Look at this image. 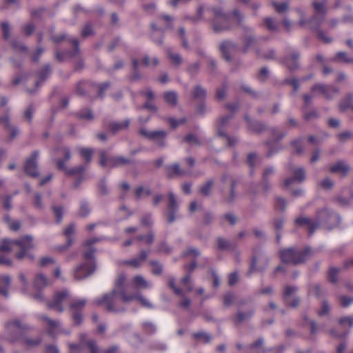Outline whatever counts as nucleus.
Masks as SVG:
<instances>
[{
	"mask_svg": "<svg viewBox=\"0 0 353 353\" xmlns=\"http://www.w3.org/2000/svg\"><path fill=\"white\" fill-rule=\"evenodd\" d=\"M70 294L67 290L57 292L52 301L48 302L50 309L55 310L59 313L64 311L62 303L69 297Z\"/></svg>",
	"mask_w": 353,
	"mask_h": 353,
	"instance_id": "nucleus-14",
	"label": "nucleus"
},
{
	"mask_svg": "<svg viewBox=\"0 0 353 353\" xmlns=\"http://www.w3.org/2000/svg\"><path fill=\"white\" fill-rule=\"evenodd\" d=\"M216 241L218 250H220L221 251H225L229 250H232L235 248V245L233 243L223 237H217Z\"/></svg>",
	"mask_w": 353,
	"mask_h": 353,
	"instance_id": "nucleus-37",
	"label": "nucleus"
},
{
	"mask_svg": "<svg viewBox=\"0 0 353 353\" xmlns=\"http://www.w3.org/2000/svg\"><path fill=\"white\" fill-rule=\"evenodd\" d=\"M39 156V151L36 150L32 152L30 157H28L24 163L23 169L25 172L31 177H37L39 176L38 170L37 159Z\"/></svg>",
	"mask_w": 353,
	"mask_h": 353,
	"instance_id": "nucleus-12",
	"label": "nucleus"
},
{
	"mask_svg": "<svg viewBox=\"0 0 353 353\" xmlns=\"http://www.w3.org/2000/svg\"><path fill=\"white\" fill-rule=\"evenodd\" d=\"M192 336L194 339L203 343H210L212 339V336L205 331L194 332L192 334Z\"/></svg>",
	"mask_w": 353,
	"mask_h": 353,
	"instance_id": "nucleus-42",
	"label": "nucleus"
},
{
	"mask_svg": "<svg viewBox=\"0 0 353 353\" xmlns=\"http://www.w3.org/2000/svg\"><path fill=\"white\" fill-rule=\"evenodd\" d=\"M117 296H120L123 303H129L135 298L134 294H126L125 276L123 274L119 275L112 291L103 294L101 299H97L96 302L99 305L105 304L106 310L108 312L116 313L124 312V307L118 308L116 306Z\"/></svg>",
	"mask_w": 353,
	"mask_h": 353,
	"instance_id": "nucleus-1",
	"label": "nucleus"
},
{
	"mask_svg": "<svg viewBox=\"0 0 353 353\" xmlns=\"http://www.w3.org/2000/svg\"><path fill=\"white\" fill-rule=\"evenodd\" d=\"M133 281L136 288H148L150 287L148 282L141 275H137Z\"/></svg>",
	"mask_w": 353,
	"mask_h": 353,
	"instance_id": "nucleus-60",
	"label": "nucleus"
},
{
	"mask_svg": "<svg viewBox=\"0 0 353 353\" xmlns=\"http://www.w3.org/2000/svg\"><path fill=\"white\" fill-rule=\"evenodd\" d=\"M6 339L12 343L19 341L33 327L23 323L19 319L8 321L4 325Z\"/></svg>",
	"mask_w": 353,
	"mask_h": 353,
	"instance_id": "nucleus-4",
	"label": "nucleus"
},
{
	"mask_svg": "<svg viewBox=\"0 0 353 353\" xmlns=\"http://www.w3.org/2000/svg\"><path fill=\"white\" fill-rule=\"evenodd\" d=\"M234 117V114H229L223 117H221L217 121L216 128L218 134L220 137H227V134L225 132V128L228 125L229 121Z\"/></svg>",
	"mask_w": 353,
	"mask_h": 353,
	"instance_id": "nucleus-24",
	"label": "nucleus"
},
{
	"mask_svg": "<svg viewBox=\"0 0 353 353\" xmlns=\"http://www.w3.org/2000/svg\"><path fill=\"white\" fill-rule=\"evenodd\" d=\"M20 341L26 349L30 350L39 347L42 342V338L41 336L31 338L25 334Z\"/></svg>",
	"mask_w": 353,
	"mask_h": 353,
	"instance_id": "nucleus-26",
	"label": "nucleus"
},
{
	"mask_svg": "<svg viewBox=\"0 0 353 353\" xmlns=\"http://www.w3.org/2000/svg\"><path fill=\"white\" fill-rule=\"evenodd\" d=\"M215 219L214 212L210 210L205 211L203 214L201 224L204 227H207L213 223Z\"/></svg>",
	"mask_w": 353,
	"mask_h": 353,
	"instance_id": "nucleus-48",
	"label": "nucleus"
},
{
	"mask_svg": "<svg viewBox=\"0 0 353 353\" xmlns=\"http://www.w3.org/2000/svg\"><path fill=\"white\" fill-rule=\"evenodd\" d=\"M33 237L30 235H26L16 240H10L5 239L2 241L0 245V252H10L12 250L11 245L14 244L19 247V252L15 254L17 259L21 260L27 256L30 260L32 261L34 256L32 254L28 253V251L34 248L32 243Z\"/></svg>",
	"mask_w": 353,
	"mask_h": 353,
	"instance_id": "nucleus-2",
	"label": "nucleus"
},
{
	"mask_svg": "<svg viewBox=\"0 0 353 353\" xmlns=\"http://www.w3.org/2000/svg\"><path fill=\"white\" fill-rule=\"evenodd\" d=\"M300 52L297 50H293L285 56L281 63L283 64L291 72H293L300 68Z\"/></svg>",
	"mask_w": 353,
	"mask_h": 353,
	"instance_id": "nucleus-15",
	"label": "nucleus"
},
{
	"mask_svg": "<svg viewBox=\"0 0 353 353\" xmlns=\"http://www.w3.org/2000/svg\"><path fill=\"white\" fill-rule=\"evenodd\" d=\"M339 108L341 112L345 111L347 108H351L353 110V92H350L345 95L339 103Z\"/></svg>",
	"mask_w": 353,
	"mask_h": 353,
	"instance_id": "nucleus-38",
	"label": "nucleus"
},
{
	"mask_svg": "<svg viewBox=\"0 0 353 353\" xmlns=\"http://www.w3.org/2000/svg\"><path fill=\"white\" fill-rule=\"evenodd\" d=\"M263 338H258L254 342L248 345V349L250 350V353H267V350L263 346Z\"/></svg>",
	"mask_w": 353,
	"mask_h": 353,
	"instance_id": "nucleus-32",
	"label": "nucleus"
},
{
	"mask_svg": "<svg viewBox=\"0 0 353 353\" xmlns=\"http://www.w3.org/2000/svg\"><path fill=\"white\" fill-rule=\"evenodd\" d=\"M332 61L338 63H352L353 58L350 57L345 52H339L332 59Z\"/></svg>",
	"mask_w": 353,
	"mask_h": 353,
	"instance_id": "nucleus-45",
	"label": "nucleus"
},
{
	"mask_svg": "<svg viewBox=\"0 0 353 353\" xmlns=\"http://www.w3.org/2000/svg\"><path fill=\"white\" fill-rule=\"evenodd\" d=\"M232 14L236 19L238 27H239L243 31L249 32L251 30V28L243 23L244 16L239 9L236 8L233 10Z\"/></svg>",
	"mask_w": 353,
	"mask_h": 353,
	"instance_id": "nucleus-36",
	"label": "nucleus"
},
{
	"mask_svg": "<svg viewBox=\"0 0 353 353\" xmlns=\"http://www.w3.org/2000/svg\"><path fill=\"white\" fill-rule=\"evenodd\" d=\"M179 210V203L176 198L172 192H168V211L165 214L166 222L168 224L174 223L177 218Z\"/></svg>",
	"mask_w": 353,
	"mask_h": 353,
	"instance_id": "nucleus-13",
	"label": "nucleus"
},
{
	"mask_svg": "<svg viewBox=\"0 0 353 353\" xmlns=\"http://www.w3.org/2000/svg\"><path fill=\"white\" fill-rule=\"evenodd\" d=\"M74 38H71L67 33L63 32L61 34H52L50 36V40L55 44H60L63 41H67L70 43V40H72Z\"/></svg>",
	"mask_w": 353,
	"mask_h": 353,
	"instance_id": "nucleus-50",
	"label": "nucleus"
},
{
	"mask_svg": "<svg viewBox=\"0 0 353 353\" xmlns=\"http://www.w3.org/2000/svg\"><path fill=\"white\" fill-rule=\"evenodd\" d=\"M70 43L73 46V50H60L58 48L54 49V59L57 62L62 63L65 61L68 58L72 59L79 56L81 50L79 39L70 40Z\"/></svg>",
	"mask_w": 353,
	"mask_h": 353,
	"instance_id": "nucleus-8",
	"label": "nucleus"
},
{
	"mask_svg": "<svg viewBox=\"0 0 353 353\" xmlns=\"http://www.w3.org/2000/svg\"><path fill=\"white\" fill-rule=\"evenodd\" d=\"M303 140V138H298L290 142V145L294 149V152L296 154H301L303 152V149L302 148Z\"/></svg>",
	"mask_w": 353,
	"mask_h": 353,
	"instance_id": "nucleus-58",
	"label": "nucleus"
},
{
	"mask_svg": "<svg viewBox=\"0 0 353 353\" xmlns=\"http://www.w3.org/2000/svg\"><path fill=\"white\" fill-rule=\"evenodd\" d=\"M323 21V18L320 19L317 14H315L312 17V18L308 21V23H310V28L313 30H316L318 32V30H319V27Z\"/></svg>",
	"mask_w": 353,
	"mask_h": 353,
	"instance_id": "nucleus-59",
	"label": "nucleus"
},
{
	"mask_svg": "<svg viewBox=\"0 0 353 353\" xmlns=\"http://www.w3.org/2000/svg\"><path fill=\"white\" fill-rule=\"evenodd\" d=\"M87 301L85 299L74 300L71 302L70 308L71 310H72V312H81L85 305Z\"/></svg>",
	"mask_w": 353,
	"mask_h": 353,
	"instance_id": "nucleus-55",
	"label": "nucleus"
},
{
	"mask_svg": "<svg viewBox=\"0 0 353 353\" xmlns=\"http://www.w3.org/2000/svg\"><path fill=\"white\" fill-rule=\"evenodd\" d=\"M256 52L257 55L260 56L265 60L276 59V51L274 49H269L262 54H260V50L259 49L256 50Z\"/></svg>",
	"mask_w": 353,
	"mask_h": 353,
	"instance_id": "nucleus-62",
	"label": "nucleus"
},
{
	"mask_svg": "<svg viewBox=\"0 0 353 353\" xmlns=\"http://www.w3.org/2000/svg\"><path fill=\"white\" fill-rule=\"evenodd\" d=\"M134 161L123 156L111 157L109 158V167L117 168L123 165H130Z\"/></svg>",
	"mask_w": 353,
	"mask_h": 353,
	"instance_id": "nucleus-27",
	"label": "nucleus"
},
{
	"mask_svg": "<svg viewBox=\"0 0 353 353\" xmlns=\"http://www.w3.org/2000/svg\"><path fill=\"white\" fill-rule=\"evenodd\" d=\"M201 255L200 251L194 248V247H188L183 253L181 254L182 257H188L189 256H192L194 258H196Z\"/></svg>",
	"mask_w": 353,
	"mask_h": 353,
	"instance_id": "nucleus-63",
	"label": "nucleus"
},
{
	"mask_svg": "<svg viewBox=\"0 0 353 353\" xmlns=\"http://www.w3.org/2000/svg\"><path fill=\"white\" fill-rule=\"evenodd\" d=\"M63 157V159H56L54 162L56 163L58 170H66L65 163L68 162L71 158V152L68 147H62L60 148Z\"/></svg>",
	"mask_w": 353,
	"mask_h": 353,
	"instance_id": "nucleus-22",
	"label": "nucleus"
},
{
	"mask_svg": "<svg viewBox=\"0 0 353 353\" xmlns=\"http://www.w3.org/2000/svg\"><path fill=\"white\" fill-rule=\"evenodd\" d=\"M52 73V69L50 64H46L43 68L39 70L37 74L38 76V80L35 83L36 88H38L41 84L46 81Z\"/></svg>",
	"mask_w": 353,
	"mask_h": 353,
	"instance_id": "nucleus-23",
	"label": "nucleus"
},
{
	"mask_svg": "<svg viewBox=\"0 0 353 353\" xmlns=\"http://www.w3.org/2000/svg\"><path fill=\"white\" fill-rule=\"evenodd\" d=\"M312 91H318L321 93L325 99L331 100L332 99L334 94L339 93V90L338 88L333 85H325L323 83H316L312 86Z\"/></svg>",
	"mask_w": 353,
	"mask_h": 353,
	"instance_id": "nucleus-16",
	"label": "nucleus"
},
{
	"mask_svg": "<svg viewBox=\"0 0 353 353\" xmlns=\"http://www.w3.org/2000/svg\"><path fill=\"white\" fill-rule=\"evenodd\" d=\"M206 10L214 15V17L210 19V22L215 33L231 30V26L229 23L230 14L228 13L225 12L222 8L219 7H208Z\"/></svg>",
	"mask_w": 353,
	"mask_h": 353,
	"instance_id": "nucleus-6",
	"label": "nucleus"
},
{
	"mask_svg": "<svg viewBox=\"0 0 353 353\" xmlns=\"http://www.w3.org/2000/svg\"><path fill=\"white\" fill-rule=\"evenodd\" d=\"M96 252V248L94 247H88V249L84 251L83 254L84 261L87 262H97L94 253Z\"/></svg>",
	"mask_w": 353,
	"mask_h": 353,
	"instance_id": "nucleus-51",
	"label": "nucleus"
},
{
	"mask_svg": "<svg viewBox=\"0 0 353 353\" xmlns=\"http://www.w3.org/2000/svg\"><path fill=\"white\" fill-rule=\"evenodd\" d=\"M219 49L223 59L226 61H230L231 60L230 53L238 51L239 48L237 43L232 41H224L220 44Z\"/></svg>",
	"mask_w": 353,
	"mask_h": 353,
	"instance_id": "nucleus-18",
	"label": "nucleus"
},
{
	"mask_svg": "<svg viewBox=\"0 0 353 353\" xmlns=\"http://www.w3.org/2000/svg\"><path fill=\"white\" fill-rule=\"evenodd\" d=\"M237 185L236 181L232 178L230 183V192L228 194L224 196V201L226 203L232 204L234 202L236 193V186Z\"/></svg>",
	"mask_w": 353,
	"mask_h": 353,
	"instance_id": "nucleus-31",
	"label": "nucleus"
},
{
	"mask_svg": "<svg viewBox=\"0 0 353 353\" xmlns=\"http://www.w3.org/2000/svg\"><path fill=\"white\" fill-rule=\"evenodd\" d=\"M85 170H86L85 166H84L83 165H78V166H76V167H74V168H72L70 169L66 168V170H63V171H64L68 176H79L81 175H83Z\"/></svg>",
	"mask_w": 353,
	"mask_h": 353,
	"instance_id": "nucleus-44",
	"label": "nucleus"
},
{
	"mask_svg": "<svg viewBox=\"0 0 353 353\" xmlns=\"http://www.w3.org/2000/svg\"><path fill=\"white\" fill-rule=\"evenodd\" d=\"M97 268V262L83 261L74 270V277L77 280L85 279L94 274Z\"/></svg>",
	"mask_w": 353,
	"mask_h": 353,
	"instance_id": "nucleus-11",
	"label": "nucleus"
},
{
	"mask_svg": "<svg viewBox=\"0 0 353 353\" xmlns=\"http://www.w3.org/2000/svg\"><path fill=\"white\" fill-rule=\"evenodd\" d=\"M206 90L200 85L194 87L192 90V97L194 99L199 101H203L206 97Z\"/></svg>",
	"mask_w": 353,
	"mask_h": 353,
	"instance_id": "nucleus-41",
	"label": "nucleus"
},
{
	"mask_svg": "<svg viewBox=\"0 0 353 353\" xmlns=\"http://www.w3.org/2000/svg\"><path fill=\"white\" fill-rule=\"evenodd\" d=\"M130 125V120L126 119L124 121L121 123H118L116 121H110L108 123V128L110 130L115 134L121 130L127 129L129 127Z\"/></svg>",
	"mask_w": 353,
	"mask_h": 353,
	"instance_id": "nucleus-35",
	"label": "nucleus"
},
{
	"mask_svg": "<svg viewBox=\"0 0 353 353\" xmlns=\"http://www.w3.org/2000/svg\"><path fill=\"white\" fill-rule=\"evenodd\" d=\"M255 313V308L253 306L250 307L246 311H242L238 309L236 314L232 316V319L235 325H239L243 322L250 319Z\"/></svg>",
	"mask_w": 353,
	"mask_h": 353,
	"instance_id": "nucleus-17",
	"label": "nucleus"
},
{
	"mask_svg": "<svg viewBox=\"0 0 353 353\" xmlns=\"http://www.w3.org/2000/svg\"><path fill=\"white\" fill-rule=\"evenodd\" d=\"M76 116L80 119H87L92 121L94 119L93 112L90 108H85L77 112Z\"/></svg>",
	"mask_w": 353,
	"mask_h": 353,
	"instance_id": "nucleus-54",
	"label": "nucleus"
},
{
	"mask_svg": "<svg viewBox=\"0 0 353 353\" xmlns=\"http://www.w3.org/2000/svg\"><path fill=\"white\" fill-rule=\"evenodd\" d=\"M160 19L167 22V25L165 28H158L155 23H151L150 27L153 31H159L164 32L166 30L173 29V24L172 23V18L170 15L163 14L161 15Z\"/></svg>",
	"mask_w": 353,
	"mask_h": 353,
	"instance_id": "nucleus-33",
	"label": "nucleus"
},
{
	"mask_svg": "<svg viewBox=\"0 0 353 353\" xmlns=\"http://www.w3.org/2000/svg\"><path fill=\"white\" fill-rule=\"evenodd\" d=\"M214 184V179L213 178L206 180L199 188V193L205 197L211 195L212 190Z\"/></svg>",
	"mask_w": 353,
	"mask_h": 353,
	"instance_id": "nucleus-34",
	"label": "nucleus"
},
{
	"mask_svg": "<svg viewBox=\"0 0 353 353\" xmlns=\"http://www.w3.org/2000/svg\"><path fill=\"white\" fill-rule=\"evenodd\" d=\"M74 224L72 223L68 225L64 230V236L67 238V242L65 243V248H68L74 242V239L72 236L74 232Z\"/></svg>",
	"mask_w": 353,
	"mask_h": 353,
	"instance_id": "nucleus-43",
	"label": "nucleus"
},
{
	"mask_svg": "<svg viewBox=\"0 0 353 353\" xmlns=\"http://www.w3.org/2000/svg\"><path fill=\"white\" fill-rule=\"evenodd\" d=\"M248 128L250 130L256 133H261L267 129L265 123L257 121H253L252 123H250V124L248 125Z\"/></svg>",
	"mask_w": 353,
	"mask_h": 353,
	"instance_id": "nucleus-53",
	"label": "nucleus"
},
{
	"mask_svg": "<svg viewBox=\"0 0 353 353\" xmlns=\"http://www.w3.org/2000/svg\"><path fill=\"white\" fill-rule=\"evenodd\" d=\"M263 251L260 246L254 247L252 251V256L249 269L246 273L247 276H250L252 274L256 272H263L268 266L270 258L265 256L264 259V264L262 266L257 265L258 258L263 255Z\"/></svg>",
	"mask_w": 353,
	"mask_h": 353,
	"instance_id": "nucleus-7",
	"label": "nucleus"
},
{
	"mask_svg": "<svg viewBox=\"0 0 353 353\" xmlns=\"http://www.w3.org/2000/svg\"><path fill=\"white\" fill-rule=\"evenodd\" d=\"M275 201V208L280 210L282 212H284L286 209L287 206V201L279 196H276L274 197Z\"/></svg>",
	"mask_w": 353,
	"mask_h": 353,
	"instance_id": "nucleus-64",
	"label": "nucleus"
},
{
	"mask_svg": "<svg viewBox=\"0 0 353 353\" xmlns=\"http://www.w3.org/2000/svg\"><path fill=\"white\" fill-rule=\"evenodd\" d=\"M295 223L299 226L306 227L310 236H312L316 229H318V223L316 219L312 221L311 219L305 216L298 217L295 220Z\"/></svg>",
	"mask_w": 353,
	"mask_h": 353,
	"instance_id": "nucleus-19",
	"label": "nucleus"
},
{
	"mask_svg": "<svg viewBox=\"0 0 353 353\" xmlns=\"http://www.w3.org/2000/svg\"><path fill=\"white\" fill-rule=\"evenodd\" d=\"M142 74L139 70V61L137 58L132 59L131 72L128 77L129 81L132 83L139 81L141 79Z\"/></svg>",
	"mask_w": 353,
	"mask_h": 353,
	"instance_id": "nucleus-21",
	"label": "nucleus"
},
{
	"mask_svg": "<svg viewBox=\"0 0 353 353\" xmlns=\"http://www.w3.org/2000/svg\"><path fill=\"white\" fill-rule=\"evenodd\" d=\"M164 169L169 179H172L175 176H183L185 174V172L181 169L179 163L167 165L164 167Z\"/></svg>",
	"mask_w": 353,
	"mask_h": 353,
	"instance_id": "nucleus-28",
	"label": "nucleus"
},
{
	"mask_svg": "<svg viewBox=\"0 0 353 353\" xmlns=\"http://www.w3.org/2000/svg\"><path fill=\"white\" fill-rule=\"evenodd\" d=\"M350 170V167L342 160L336 161V163L330 168V171L332 173L339 174L342 176H346Z\"/></svg>",
	"mask_w": 353,
	"mask_h": 353,
	"instance_id": "nucleus-25",
	"label": "nucleus"
},
{
	"mask_svg": "<svg viewBox=\"0 0 353 353\" xmlns=\"http://www.w3.org/2000/svg\"><path fill=\"white\" fill-rule=\"evenodd\" d=\"M92 85L97 88V96L101 99L104 97L105 92L110 88L111 83L110 81L103 83H92Z\"/></svg>",
	"mask_w": 353,
	"mask_h": 353,
	"instance_id": "nucleus-49",
	"label": "nucleus"
},
{
	"mask_svg": "<svg viewBox=\"0 0 353 353\" xmlns=\"http://www.w3.org/2000/svg\"><path fill=\"white\" fill-rule=\"evenodd\" d=\"M149 264L152 266V273L157 276L162 274L163 271V266L158 261L151 260L149 261Z\"/></svg>",
	"mask_w": 353,
	"mask_h": 353,
	"instance_id": "nucleus-52",
	"label": "nucleus"
},
{
	"mask_svg": "<svg viewBox=\"0 0 353 353\" xmlns=\"http://www.w3.org/2000/svg\"><path fill=\"white\" fill-rule=\"evenodd\" d=\"M288 170L292 176L287 178L284 181V186L290 187L292 183H302L306 178L305 170L303 167H296L292 163L290 162L288 165Z\"/></svg>",
	"mask_w": 353,
	"mask_h": 353,
	"instance_id": "nucleus-10",
	"label": "nucleus"
},
{
	"mask_svg": "<svg viewBox=\"0 0 353 353\" xmlns=\"http://www.w3.org/2000/svg\"><path fill=\"white\" fill-rule=\"evenodd\" d=\"M49 279L42 273L38 274L33 281V288L37 291H41L50 285Z\"/></svg>",
	"mask_w": 353,
	"mask_h": 353,
	"instance_id": "nucleus-29",
	"label": "nucleus"
},
{
	"mask_svg": "<svg viewBox=\"0 0 353 353\" xmlns=\"http://www.w3.org/2000/svg\"><path fill=\"white\" fill-rule=\"evenodd\" d=\"M139 134L144 138L154 141L159 148H163L166 145V137L168 132L165 130L148 131L145 128L139 130Z\"/></svg>",
	"mask_w": 353,
	"mask_h": 353,
	"instance_id": "nucleus-9",
	"label": "nucleus"
},
{
	"mask_svg": "<svg viewBox=\"0 0 353 353\" xmlns=\"http://www.w3.org/2000/svg\"><path fill=\"white\" fill-rule=\"evenodd\" d=\"M316 219L318 228L322 227L328 230L339 227L341 221L338 214L325 207L316 211Z\"/></svg>",
	"mask_w": 353,
	"mask_h": 353,
	"instance_id": "nucleus-5",
	"label": "nucleus"
},
{
	"mask_svg": "<svg viewBox=\"0 0 353 353\" xmlns=\"http://www.w3.org/2000/svg\"><path fill=\"white\" fill-rule=\"evenodd\" d=\"M341 271V268L331 266L327 273V281L332 284L336 283L339 281V274Z\"/></svg>",
	"mask_w": 353,
	"mask_h": 353,
	"instance_id": "nucleus-39",
	"label": "nucleus"
},
{
	"mask_svg": "<svg viewBox=\"0 0 353 353\" xmlns=\"http://www.w3.org/2000/svg\"><path fill=\"white\" fill-rule=\"evenodd\" d=\"M163 99L169 105L175 106L178 103V95L175 91H168L163 94Z\"/></svg>",
	"mask_w": 353,
	"mask_h": 353,
	"instance_id": "nucleus-46",
	"label": "nucleus"
},
{
	"mask_svg": "<svg viewBox=\"0 0 353 353\" xmlns=\"http://www.w3.org/2000/svg\"><path fill=\"white\" fill-rule=\"evenodd\" d=\"M258 187V184L255 183H250L246 190V194L250 195L251 199H256V196L260 193Z\"/></svg>",
	"mask_w": 353,
	"mask_h": 353,
	"instance_id": "nucleus-61",
	"label": "nucleus"
},
{
	"mask_svg": "<svg viewBox=\"0 0 353 353\" xmlns=\"http://www.w3.org/2000/svg\"><path fill=\"white\" fill-rule=\"evenodd\" d=\"M41 319L48 323L49 326L48 332L50 335L52 336L54 334V330L59 325V322L54 321L46 316H42Z\"/></svg>",
	"mask_w": 353,
	"mask_h": 353,
	"instance_id": "nucleus-57",
	"label": "nucleus"
},
{
	"mask_svg": "<svg viewBox=\"0 0 353 353\" xmlns=\"http://www.w3.org/2000/svg\"><path fill=\"white\" fill-rule=\"evenodd\" d=\"M313 254L314 252L310 247H305L303 249L291 247L279 251L281 261L293 265L305 263Z\"/></svg>",
	"mask_w": 353,
	"mask_h": 353,
	"instance_id": "nucleus-3",
	"label": "nucleus"
},
{
	"mask_svg": "<svg viewBox=\"0 0 353 353\" xmlns=\"http://www.w3.org/2000/svg\"><path fill=\"white\" fill-rule=\"evenodd\" d=\"M308 294L314 295L319 299H323L325 294L326 290L319 283H310L307 285Z\"/></svg>",
	"mask_w": 353,
	"mask_h": 353,
	"instance_id": "nucleus-20",
	"label": "nucleus"
},
{
	"mask_svg": "<svg viewBox=\"0 0 353 353\" xmlns=\"http://www.w3.org/2000/svg\"><path fill=\"white\" fill-rule=\"evenodd\" d=\"M263 23L269 31L273 32H276L278 31L279 26L276 21L274 20V19L271 17H266L263 19Z\"/></svg>",
	"mask_w": 353,
	"mask_h": 353,
	"instance_id": "nucleus-56",
	"label": "nucleus"
},
{
	"mask_svg": "<svg viewBox=\"0 0 353 353\" xmlns=\"http://www.w3.org/2000/svg\"><path fill=\"white\" fill-rule=\"evenodd\" d=\"M168 57L171 61L172 63L177 66L180 65L183 61L181 57L179 54L174 53L171 48H168L165 50Z\"/></svg>",
	"mask_w": 353,
	"mask_h": 353,
	"instance_id": "nucleus-47",
	"label": "nucleus"
},
{
	"mask_svg": "<svg viewBox=\"0 0 353 353\" xmlns=\"http://www.w3.org/2000/svg\"><path fill=\"white\" fill-rule=\"evenodd\" d=\"M243 39L245 46L243 48V53L245 54L248 49L252 45L256 43V38L253 34V30L251 28V30L249 32L243 31Z\"/></svg>",
	"mask_w": 353,
	"mask_h": 353,
	"instance_id": "nucleus-30",
	"label": "nucleus"
},
{
	"mask_svg": "<svg viewBox=\"0 0 353 353\" xmlns=\"http://www.w3.org/2000/svg\"><path fill=\"white\" fill-rule=\"evenodd\" d=\"M148 258V253L145 250H141L139 256L131 260L127 261L125 263L134 268L140 267L141 263Z\"/></svg>",
	"mask_w": 353,
	"mask_h": 353,
	"instance_id": "nucleus-40",
	"label": "nucleus"
}]
</instances>
